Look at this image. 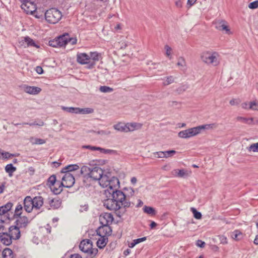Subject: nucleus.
Returning a JSON list of instances; mask_svg holds the SVG:
<instances>
[{"label":"nucleus","instance_id":"nucleus-34","mask_svg":"<svg viewBox=\"0 0 258 258\" xmlns=\"http://www.w3.org/2000/svg\"><path fill=\"white\" fill-rule=\"evenodd\" d=\"M175 79L173 76H170L166 77L165 79H163L162 80H164V82H163V85L164 86H167L169 85L175 81Z\"/></svg>","mask_w":258,"mask_h":258},{"label":"nucleus","instance_id":"nucleus-8","mask_svg":"<svg viewBox=\"0 0 258 258\" xmlns=\"http://www.w3.org/2000/svg\"><path fill=\"white\" fill-rule=\"evenodd\" d=\"M198 135V131L197 127H194L179 132L178 134V136L180 138L188 139Z\"/></svg>","mask_w":258,"mask_h":258},{"label":"nucleus","instance_id":"nucleus-25","mask_svg":"<svg viewBox=\"0 0 258 258\" xmlns=\"http://www.w3.org/2000/svg\"><path fill=\"white\" fill-rule=\"evenodd\" d=\"M13 204L11 202H8L6 205L0 207V216L5 215L12 208Z\"/></svg>","mask_w":258,"mask_h":258},{"label":"nucleus","instance_id":"nucleus-29","mask_svg":"<svg viewBox=\"0 0 258 258\" xmlns=\"http://www.w3.org/2000/svg\"><path fill=\"white\" fill-rule=\"evenodd\" d=\"M79 169V166L77 164H71L61 169V172L66 173L71 171H75Z\"/></svg>","mask_w":258,"mask_h":258},{"label":"nucleus","instance_id":"nucleus-59","mask_svg":"<svg viewBox=\"0 0 258 258\" xmlns=\"http://www.w3.org/2000/svg\"><path fill=\"white\" fill-rule=\"evenodd\" d=\"M197 245L200 247H204L205 245V243L201 240H198L197 241Z\"/></svg>","mask_w":258,"mask_h":258},{"label":"nucleus","instance_id":"nucleus-23","mask_svg":"<svg viewBox=\"0 0 258 258\" xmlns=\"http://www.w3.org/2000/svg\"><path fill=\"white\" fill-rule=\"evenodd\" d=\"M58 42H59V47L63 46L68 43L69 35L66 33L56 38Z\"/></svg>","mask_w":258,"mask_h":258},{"label":"nucleus","instance_id":"nucleus-50","mask_svg":"<svg viewBox=\"0 0 258 258\" xmlns=\"http://www.w3.org/2000/svg\"><path fill=\"white\" fill-rule=\"evenodd\" d=\"M90 59L92 58L94 60H99V55L96 52H90V56H89Z\"/></svg>","mask_w":258,"mask_h":258},{"label":"nucleus","instance_id":"nucleus-35","mask_svg":"<svg viewBox=\"0 0 258 258\" xmlns=\"http://www.w3.org/2000/svg\"><path fill=\"white\" fill-rule=\"evenodd\" d=\"M5 170L6 172L9 173V175L11 176L13 173H14L16 170V168L13 166L12 164H9L6 166Z\"/></svg>","mask_w":258,"mask_h":258},{"label":"nucleus","instance_id":"nucleus-37","mask_svg":"<svg viewBox=\"0 0 258 258\" xmlns=\"http://www.w3.org/2000/svg\"><path fill=\"white\" fill-rule=\"evenodd\" d=\"M61 109L69 113L77 114L78 107L61 106Z\"/></svg>","mask_w":258,"mask_h":258},{"label":"nucleus","instance_id":"nucleus-9","mask_svg":"<svg viewBox=\"0 0 258 258\" xmlns=\"http://www.w3.org/2000/svg\"><path fill=\"white\" fill-rule=\"evenodd\" d=\"M75 178L72 174L70 172L64 173L62 177L61 184L63 187L70 188L75 183Z\"/></svg>","mask_w":258,"mask_h":258},{"label":"nucleus","instance_id":"nucleus-17","mask_svg":"<svg viewBox=\"0 0 258 258\" xmlns=\"http://www.w3.org/2000/svg\"><path fill=\"white\" fill-rule=\"evenodd\" d=\"M32 198L30 196H27L24 200V208L26 212L30 213L33 209Z\"/></svg>","mask_w":258,"mask_h":258},{"label":"nucleus","instance_id":"nucleus-22","mask_svg":"<svg viewBox=\"0 0 258 258\" xmlns=\"http://www.w3.org/2000/svg\"><path fill=\"white\" fill-rule=\"evenodd\" d=\"M196 127L198 131L199 135L201 133V131L203 130H213L216 128L218 127V124L216 123H213L211 124H203Z\"/></svg>","mask_w":258,"mask_h":258},{"label":"nucleus","instance_id":"nucleus-15","mask_svg":"<svg viewBox=\"0 0 258 258\" xmlns=\"http://www.w3.org/2000/svg\"><path fill=\"white\" fill-rule=\"evenodd\" d=\"M215 27L217 29L222 31H225L226 34H230V30L228 26L227 23L224 20H218L216 21L215 22Z\"/></svg>","mask_w":258,"mask_h":258},{"label":"nucleus","instance_id":"nucleus-31","mask_svg":"<svg viewBox=\"0 0 258 258\" xmlns=\"http://www.w3.org/2000/svg\"><path fill=\"white\" fill-rule=\"evenodd\" d=\"M3 258H14V253L13 251L9 248H5L2 252Z\"/></svg>","mask_w":258,"mask_h":258},{"label":"nucleus","instance_id":"nucleus-7","mask_svg":"<svg viewBox=\"0 0 258 258\" xmlns=\"http://www.w3.org/2000/svg\"><path fill=\"white\" fill-rule=\"evenodd\" d=\"M141 124L137 123H127L124 124L122 122H119L116 124H114L113 127V128L119 132H128L134 131L135 130L140 128Z\"/></svg>","mask_w":258,"mask_h":258},{"label":"nucleus","instance_id":"nucleus-4","mask_svg":"<svg viewBox=\"0 0 258 258\" xmlns=\"http://www.w3.org/2000/svg\"><path fill=\"white\" fill-rule=\"evenodd\" d=\"M201 58L204 62L213 66H217L219 64L220 61L219 54L216 52L205 51L203 52L201 55Z\"/></svg>","mask_w":258,"mask_h":258},{"label":"nucleus","instance_id":"nucleus-1","mask_svg":"<svg viewBox=\"0 0 258 258\" xmlns=\"http://www.w3.org/2000/svg\"><path fill=\"white\" fill-rule=\"evenodd\" d=\"M98 180L101 186L108 187L109 190L119 187V181L117 177L113 176L110 178L107 175L104 174V172Z\"/></svg>","mask_w":258,"mask_h":258},{"label":"nucleus","instance_id":"nucleus-44","mask_svg":"<svg viewBox=\"0 0 258 258\" xmlns=\"http://www.w3.org/2000/svg\"><path fill=\"white\" fill-rule=\"evenodd\" d=\"M49 45L53 47H59V42H58L57 38L50 40L49 41Z\"/></svg>","mask_w":258,"mask_h":258},{"label":"nucleus","instance_id":"nucleus-51","mask_svg":"<svg viewBox=\"0 0 258 258\" xmlns=\"http://www.w3.org/2000/svg\"><path fill=\"white\" fill-rule=\"evenodd\" d=\"M98 151H100L101 153H103L104 154H110L113 152V150L110 149H105L99 147L98 148Z\"/></svg>","mask_w":258,"mask_h":258},{"label":"nucleus","instance_id":"nucleus-63","mask_svg":"<svg viewBox=\"0 0 258 258\" xmlns=\"http://www.w3.org/2000/svg\"><path fill=\"white\" fill-rule=\"evenodd\" d=\"M21 3V8L23 7V4L26 5V4H27L28 3H30V0H19Z\"/></svg>","mask_w":258,"mask_h":258},{"label":"nucleus","instance_id":"nucleus-43","mask_svg":"<svg viewBox=\"0 0 258 258\" xmlns=\"http://www.w3.org/2000/svg\"><path fill=\"white\" fill-rule=\"evenodd\" d=\"M191 211L192 212L194 217L197 219H201L202 218V214L197 211L194 208H191Z\"/></svg>","mask_w":258,"mask_h":258},{"label":"nucleus","instance_id":"nucleus-36","mask_svg":"<svg viewBox=\"0 0 258 258\" xmlns=\"http://www.w3.org/2000/svg\"><path fill=\"white\" fill-rule=\"evenodd\" d=\"M143 211L145 213L152 216L155 215L156 214V211L155 209L151 207L145 206L143 208Z\"/></svg>","mask_w":258,"mask_h":258},{"label":"nucleus","instance_id":"nucleus-14","mask_svg":"<svg viewBox=\"0 0 258 258\" xmlns=\"http://www.w3.org/2000/svg\"><path fill=\"white\" fill-rule=\"evenodd\" d=\"M98 235L108 236L112 233V229L109 225H101L96 230Z\"/></svg>","mask_w":258,"mask_h":258},{"label":"nucleus","instance_id":"nucleus-58","mask_svg":"<svg viewBox=\"0 0 258 258\" xmlns=\"http://www.w3.org/2000/svg\"><path fill=\"white\" fill-rule=\"evenodd\" d=\"M166 49V54L167 56H169L171 53L172 49L168 45L165 46Z\"/></svg>","mask_w":258,"mask_h":258},{"label":"nucleus","instance_id":"nucleus-49","mask_svg":"<svg viewBox=\"0 0 258 258\" xmlns=\"http://www.w3.org/2000/svg\"><path fill=\"white\" fill-rule=\"evenodd\" d=\"M98 147L92 146L91 145H84L82 147V149H89L91 151H98Z\"/></svg>","mask_w":258,"mask_h":258},{"label":"nucleus","instance_id":"nucleus-47","mask_svg":"<svg viewBox=\"0 0 258 258\" xmlns=\"http://www.w3.org/2000/svg\"><path fill=\"white\" fill-rule=\"evenodd\" d=\"M48 182L50 183V184L52 186L54 185L56 182L58 181H56V176L54 175H51L49 178H48Z\"/></svg>","mask_w":258,"mask_h":258},{"label":"nucleus","instance_id":"nucleus-13","mask_svg":"<svg viewBox=\"0 0 258 258\" xmlns=\"http://www.w3.org/2000/svg\"><path fill=\"white\" fill-rule=\"evenodd\" d=\"M9 234L13 240H18L20 238V228L17 226H11L9 228Z\"/></svg>","mask_w":258,"mask_h":258},{"label":"nucleus","instance_id":"nucleus-45","mask_svg":"<svg viewBox=\"0 0 258 258\" xmlns=\"http://www.w3.org/2000/svg\"><path fill=\"white\" fill-rule=\"evenodd\" d=\"M153 155L155 157L159 158H165V153L164 151H159V152H156L153 153Z\"/></svg>","mask_w":258,"mask_h":258},{"label":"nucleus","instance_id":"nucleus-53","mask_svg":"<svg viewBox=\"0 0 258 258\" xmlns=\"http://www.w3.org/2000/svg\"><path fill=\"white\" fill-rule=\"evenodd\" d=\"M250 108L252 110H258V103L254 101L250 102Z\"/></svg>","mask_w":258,"mask_h":258},{"label":"nucleus","instance_id":"nucleus-32","mask_svg":"<svg viewBox=\"0 0 258 258\" xmlns=\"http://www.w3.org/2000/svg\"><path fill=\"white\" fill-rule=\"evenodd\" d=\"M94 112V110L91 108H81L78 107L77 114H90Z\"/></svg>","mask_w":258,"mask_h":258},{"label":"nucleus","instance_id":"nucleus-38","mask_svg":"<svg viewBox=\"0 0 258 258\" xmlns=\"http://www.w3.org/2000/svg\"><path fill=\"white\" fill-rule=\"evenodd\" d=\"M177 65L180 67L181 70H184L185 69L186 62L185 59L183 57H180L178 59Z\"/></svg>","mask_w":258,"mask_h":258},{"label":"nucleus","instance_id":"nucleus-61","mask_svg":"<svg viewBox=\"0 0 258 258\" xmlns=\"http://www.w3.org/2000/svg\"><path fill=\"white\" fill-rule=\"evenodd\" d=\"M146 239V237H142V238H138V239H135L134 240L136 244L141 242H143L144 241H145V240Z\"/></svg>","mask_w":258,"mask_h":258},{"label":"nucleus","instance_id":"nucleus-19","mask_svg":"<svg viewBox=\"0 0 258 258\" xmlns=\"http://www.w3.org/2000/svg\"><path fill=\"white\" fill-rule=\"evenodd\" d=\"M77 60L80 64H87L90 62V57L85 53H80L77 54Z\"/></svg>","mask_w":258,"mask_h":258},{"label":"nucleus","instance_id":"nucleus-5","mask_svg":"<svg viewBox=\"0 0 258 258\" xmlns=\"http://www.w3.org/2000/svg\"><path fill=\"white\" fill-rule=\"evenodd\" d=\"M45 17L46 20L49 23L56 24L61 19L62 14L57 9L52 8L46 11Z\"/></svg>","mask_w":258,"mask_h":258},{"label":"nucleus","instance_id":"nucleus-26","mask_svg":"<svg viewBox=\"0 0 258 258\" xmlns=\"http://www.w3.org/2000/svg\"><path fill=\"white\" fill-rule=\"evenodd\" d=\"M100 237L98 239L97 241V245L100 248H104L107 242H108V238L106 236H104L103 235H99Z\"/></svg>","mask_w":258,"mask_h":258},{"label":"nucleus","instance_id":"nucleus-18","mask_svg":"<svg viewBox=\"0 0 258 258\" xmlns=\"http://www.w3.org/2000/svg\"><path fill=\"white\" fill-rule=\"evenodd\" d=\"M191 172L188 171L185 169H174L171 173L174 176H176L180 178H186L189 176Z\"/></svg>","mask_w":258,"mask_h":258},{"label":"nucleus","instance_id":"nucleus-27","mask_svg":"<svg viewBox=\"0 0 258 258\" xmlns=\"http://www.w3.org/2000/svg\"><path fill=\"white\" fill-rule=\"evenodd\" d=\"M23 43H26L27 47L33 46L36 48H39V46L34 41L29 37H25L22 41Z\"/></svg>","mask_w":258,"mask_h":258},{"label":"nucleus","instance_id":"nucleus-33","mask_svg":"<svg viewBox=\"0 0 258 258\" xmlns=\"http://www.w3.org/2000/svg\"><path fill=\"white\" fill-rule=\"evenodd\" d=\"M30 141L33 145H42L46 143L45 140L34 137H31L30 139Z\"/></svg>","mask_w":258,"mask_h":258},{"label":"nucleus","instance_id":"nucleus-20","mask_svg":"<svg viewBox=\"0 0 258 258\" xmlns=\"http://www.w3.org/2000/svg\"><path fill=\"white\" fill-rule=\"evenodd\" d=\"M23 10L27 14H32L34 12H35L36 10V7L35 5L32 2L28 3L26 5H23V7L22 8Z\"/></svg>","mask_w":258,"mask_h":258},{"label":"nucleus","instance_id":"nucleus-56","mask_svg":"<svg viewBox=\"0 0 258 258\" xmlns=\"http://www.w3.org/2000/svg\"><path fill=\"white\" fill-rule=\"evenodd\" d=\"M187 88L188 87L186 85H183L178 88L176 91L178 93H181L185 91L187 89Z\"/></svg>","mask_w":258,"mask_h":258},{"label":"nucleus","instance_id":"nucleus-28","mask_svg":"<svg viewBox=\"0 0 258 258\" xmlns=\"http://www.w3.org/2000/svg\"><path fill=\"white\" fill-rule=\"evenodd\" d=\"M62 187L63 185L61 184V182L58 181L51 187V189L54 194L57 195L62 191Z\"/></svg>","mask_w":258,"mask_h":258},{"label":"nucleus","instance_id":"nucleus-30","mask_svg":"<svg viewBox=\"0 0 258 258\" xmlns=\"http://www.w3.org/2000/svg\"><path fill=\"white\" fill-rule=\"evenodd\" d=\"M237 121H240L242 123L247 124H253V118L252 117L246 118L242 116H237L236 118Z\"/></svg>","mask_w":258,"mask_h":258},{"label":"nucleus","instance_id":"nucleus-16","mask_svg":"<svg viewBox=\"0 0 258 258\" xmlns=\"http://www.w3.org/2000/svg\"><path fill=\"white\" fill-rule=\"evenodd\" d=\"M113 220L112 215L108 213H104L100 216L99 221L101 225H109Z\"/></svg>","mask_w":258,"mask_h":258},{"label":"nucleus","instance_id":"nucleus-6","mask_svg":"<svg viewBox=\"0 0 258 258\" xmlns=\"http://www.w3.org/2000/svg\"><path fill=\"white\" fill-rule=\"evenodd\" d=\"M79 248L82 251L88 253L92 257L96 255L98 252L97 248H92L91 241L87 239H84L81 242Z\"/></svg>","mask_w":258,"mask_h":258},{"label":"nucleus","instance_id":"nucleus-11","mask_svg":"<svg viewBox=\"0 0 258 258\" xmlns=\"http://www.w3.org/2000/svg\"><path fill=\"white\" fill-rule=\"evenodd\" d=\"M17 218L16 221V224L17 226L20 228H25L30 222V220L25 216H17L15 217Z\"/></svg>","mask_w":258,"mask_h":258},{"label":"nucleus","instance_id":"nucleus-52","mask_svg":"<svg viewBox=\"0 0 258 258\" xmlns=\"http://www.w3.org/2000/svg\"><path fill=\"white\" fill-rule=\"evenodd\" d=\"M1 155L5 159H9L14 156V154H11L9 152H3L1 153Z\"/></svg>","mask_w":258,"mask_h":258},{"label":"nucleus","instance_id":"nucleus-57","mask_svg":"<svg viewBox=\"0 0 258 258\" xmlns=\"http://www.w3.org/2000/svg\"><path fill=\"white\" fill-rule=\"evenodd\" d=\"M240 103V100L239 99H233L231 100L229 103L231 105H237Z\"/></svg>","mask_w":258,"mask_h":258},{"label":"nucleus","instance_id":"nucleus-3","mask_svg":"<svg viewBox=\"0 0 258 258\" xmlns=\"http://www.w3.org/2000/svg\"><path fill=\"white\" fill-rule=\"evenodd\" d=\"M81 173L85 175H88L95 180H98L101 177L103 171L98 166L90 167L87 166H83L81 168Z\"/></svg>","mask_w":258,"mask_h":258},{"label":"nucleus","instance_id":"nucleus-2","mask_svg":"<svg viewBox=\"0 0 258 258\" xmlns=\"http://www.w3.org/2000/svg\"><path fill=\"white\" fill-rule=\"evenodd\" d=\"M118 188L112 189L109 190L107 189L109 194L112 195L113 200H115L120 207L123 206L124 208L129 207L131 205V202L128 201L124 193L121 190H117Z\"/></svg>","mask_w":258,"mask_h":258},{"label":"nucleus","instance_id":"nucleus-46","mask_svg":"<svg viewBox=\"0 0 258 258\" xmlns=\"http://www.w3.org/2000/svg\"><path fill=\"white\" fill-rule=\"evenodd\" d=\"M165 158H167L168 157H170L173 156L175 153L176 151L175 150H169L164 151Z\"/></svg>","mask_w":258,"mask_h":258},{"label":"nucleus","instance_id":"nucleus-48","mask_svg":"<svg viewBox=\"0 0 258 258\" xmlns=\"http://www.w3.org/2000/svg\"><path fill=\"white\" fill-rule=\"evenodd\" d=\"M111 132L108 130H101L97 132V134L101 136H108L111 134Z\"/></svg>","mask_w":258,"mask_h":258},{"label":"nucleus","instance_id":"nucleus-40","mask_svg":"<svg viewBox=\"0 0 258 258\" xmlns=\"http://www.w3.org/2000/svg\"><path fill=\"white\" fill-rule=\"evenodd\" d=\"M247 149L249 152H258V143L252 144L247 147Z\"/></svg>","mask_w":258,"mask_h":258},{"label":"nucleus","instance_id":"nucleus-24","mask_svg":"<svg viewBox=\"0 0 258 258\" xmlns=\"http://www.w3.org/2000/svg\"><path fill=\"white\" fill-rule=\"evenodd\" d=\"M48 203L51 208L53 209H57L61 206V201L59 199L57 198H49Z\"/></svg>","mask_w":258,"mask_h":258},{"label":"nucleus","instance_id":"nucleus-54","mask_svg":"<svg viewBox=\"0 0 258 258\" xmlns=\"http://www.w3.org/2000/svg\"><path fill=\"white\" fill-rule=\"evenodd\" d=\"M248 8L251 9H254L258 8V1L250 3L248 5Z\"/></svg>","mask_w":258,"mask_h":258},{"label":"nucleus","instance_id":"nucleus-12","mask_svg":"<svg viewBox=\"0 0 258 258\" xmlns=\"http://www.w3.org/2000/svg\"><path fill=\"white\" fill-rule=\"evenodd\" d=\"M104 206L108 210L117 211L119 210L121 207L115 200H113V198L108 199L105 201L104 203Z\"/></svg>","mask_w":258,"mask_h":258},{"label":"nucleus","instance_id":"nucleus-60","mask_svg":"<svg viewBox=\"0 0 258 258\" xmlns=\"http://www.w3.org/2000/svg\"><path fill=\"white\" fill-rule=\"evenodd\" d=\"M35 70L38 74H42L43 72L42 68L40 66L36 67Z\"/></svg>","mask_w":258,"mask_h":258},{"label":"nucleus","instance_id":"nucleus-39","mask_svg":"<svg viewBox=\"0 0 258 258\" xmlns=\"http://www.w3.org/2000/svg\"><path fill=\"white\" fill-rule=\"evenodd\" d=\"M232 237L236 240H239L242 238V233L238 230H235L232 233Z\"/></svg>","mask_w":258,"mask_h":258},{"label":"nucleus","instance_id":"nucleus-64","mask_svg":"<svg viewBox=\"0 0 258 258\" xmlns=\"http://www.w3.org/2000/svg\"><path fill=\"white\" fill-rule=\"evenodd\" d=\"M70 258H82V256L79 254H72Z\"/></svg>","mask_w":258,"mask_h":258},{"label":"nucleus","instance_id":"nucleus-55","mask_svg":"<svg viewBox=\"0 0 258 258\" xmlns=\"http://www.w3.org/2000/svg\"><path fill=\"white\" fill-rule=\"evenodd\" d=\"M250 102H243L241 104V107L243 109L249 110L250 108Z\"/></svg>","mask_w":258,"mask_h":258},{"label":"nucleus","instance_id":"nucleus-42","mask_svg":"<svg viewBox=\"0 0 258 258\" xmlns=\"http://www.w3.org/2000/svg\"><path fill=\"white\" fill-rule=\"evenodd\" d=\"M99 90L100 92L103 93H110L112 92L113 91V89L108 86H102L100 87Z\"/></svg>","mask_w":258,"mask_h":258},{"label":"nucleus","instance_id":"nucleus-10","mask_svg":"<svg viewBox=\"0 0 258 258\" xmlns=\"http://www.w3.org/2000/svg\"><path fill=\"white\" fill-rule=\"evenodd\" d=\"M21 88L24 92L30 95H37L41 91V89L39 87L30 86L25 84L22 85Z\"/></svg>","mask_w":258,"mask_h":258},{"label":"nucleus","instance_id":"nucleus-21","mask_svg":"<svg viewBox=\"0 0 258 258\" xmlns=\"http://www.w3.org/2000/svg\"><path fill=\"white\" fill-rule=\"evenodd\" d=\"M32 202L33 206V209L38 210L41 207L43 204V199L42 197L38 196L35 197L32 199Z\"/></svg>","mask_w":258,"mask_h":258},{"label":"nucleus","instance_id":"nucleus-41","mask_svg":"<svg viewBox=\"0 0 258 258\" xmlns=\"http://www.w3.org/2000/svg\"><path fill=\"white\" fill-rule=\"evenodd\" d=\"M23 211V206L21 204H19L16 207L15 210L14 216L16 217L17 216L21 215Z\"/></svg>","mask_w":258,"mask_h":258},{"label":"nucleus","instance_id":"nucleus-62","mask_svg":"<svg viewBox=\"0 0 258 258\" xmlns=\"http://www.w3.org/2000/svg\"><path fill=\"white\" fill-rule=\"evenodd\" d=\"M68 43H70L72 44H75L77 43V39L74 38H70L69 37V39L68 40Z\"/></svg>","mask_w":258,"mask_h":258}]
</instances>
